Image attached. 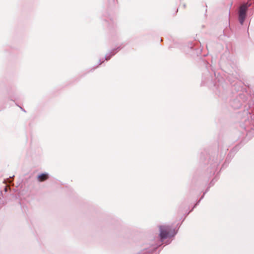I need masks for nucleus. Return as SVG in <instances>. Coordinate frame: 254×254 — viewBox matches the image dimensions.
Segmentation results:
<instances>
[{
	"instance_id": "obj_2",
	"label": "nucleus",
	"mask_w": 254,
	"mask_h": 254,
	"mask_svg": "<svg viewBox=\"0 0 254 254\" xmlns=\"http://www.w3.org/2000/svg\"><path fill=\"white\" fill-rule=\"evenodd\" d=\"M168 232L165 228L163 227L160 228V237L163 239L166 237Z\"/></svg>"
},
{
	"instance_id": "obj_1",
	"label": "nucleus",
	"mask_w": 254,
	"mask_h": 254,
	"mask_svg": "<svg viewBox=\"0 0 254 254\" xmlns=\"http://www.w3.org/2000/svg\"><path fill=\"white\" fill-rule=\"evenodd\" d=\"M247 9V6L246 5H242L240 7V13H239V19L240 22L242 24L244 19L245 18L246 15V11Z\"/></svg>"
},
{
	"instance_id": "obj_3",
	"label": "nucleus",
	"mask_w": 254,
	"mask_h": 254,
	"mask_svg": "<svg viewBox=\"0 0 254 254\" xmlns=\"http://www.w3.org/2000/svg\"><path fill=\"white\" fill-rule=\"evenodd\" d=\"M48 178V174H42L38 176V179L40 182L44 181L47 180Z\"/></svg>"
}]
</instances>
